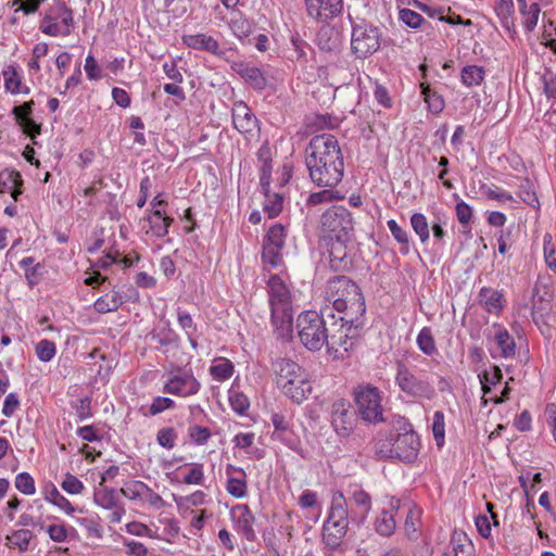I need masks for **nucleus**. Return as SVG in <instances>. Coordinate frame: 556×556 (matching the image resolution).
I'll return each instance as SVG.
<instances>
[{"instance_id":"obj_4","label":"nucleus","mask_w":556,"mask_h":556,"mask_svg":"<svg viewBox=\"0 0 556 556\" xmlns=\"http://www.w3.org/2000/svg\"><path fill=\"white\" fill-rule=\"evenodd\" d=\"M277 386L295 403H302L312 392L305 370L289 358H279L273 364Z\"/></svg>"},{"instance_id":"obj_32","label":"nucleus","mask_w":556,"mask_h":556,"mask_svg":"<svg viewBox=\"0 0 556 556\" xmlns=\"http://www.w3.org/2000/svg\"><path fill=\"white\" fill-rule=\"evenodd\" d=\"M495 13L501 18L502 25L509 29L514 26V1L513 0H495Z\"/></svg>"},{"instance_id":"obj_39","label":"nucleus","mask_w":556,"mask_h":556,"mask_svg":"<svg viewBox=\"0 0 556 556\" xmlns=\"http://www.w3.org/2000/svg\"><path fill=\"white\" fill-rule=\"evenodd\" d=\"M31 538L33 533L29 530L21 529L14 531L11 535H8L7 541L10 547H16L21 552H25L28 549Z\"/></svg>"},{"instance_id":"obj_62","label":"nucleus","mask_w":556,"mask_h":556,"mask_svg":"<svg viewBox=\"0 0 556 556\" xmlns=\"http://www.w3.org/2000/svg\"><path fill=\"white\" fill-rule=\"evenodd\" d=\"M519 197L528 205L535 206L539 203L535 192L529 180H525L519 187Z\"/></svg>"},{"instance_id":"obj_51","label":"nucleus","mask_w":556,"mask_h":556,"mask_svg":"<svg viewBox=\"0 0 556 556\" xmlns=\"http://www.w3.org/2000/svg\"><path fill=\"white\" fill-rule=\"evenodd\" d=\"M177 439V433L174 428L167 427L162 428L157 431L156 441L157 443L168 450H172L175 446V441Z\"/></svg>"},{"instance_id":"obj_17","label":"nucleus","mask_w":556,"mask_h":556,"mask_svg":"<svg viewBox=\"0 0 556 556\" xmlns=\"http://www.w3.org/2000/svg\"><path fill=\"white\" fill-rule=\"evenodd\" d=\"M348 506L351 523L361 527L371 510V496L361 486H356L349 493Z\"/></svg>"},{"instance_id":"obj_33","label":"nucleus","mask_w":556,"mask_h":556,"mask_svg":"<svg viewBox=\"0 0 556 556\" xmlns=\"http://www.w3.org/2000/svg\"><path fill=\"white\" fill-rule=\"evenodd\" d=\"M484 68L477 65H467L460 73L462 83L467 87L479 86L484 79Z\"/></svg>"},{"instance_id":"obj_42","label":"nucleus","mask_w":556,"mask_h":556,"mask_svg":"<svg viewBox=\"0 0 556 556\" xmlns=\"http://www.w3.org/2000/svg\"><path fill=\"white\" fill-rule=\"evenodd\" d=\"M233 364L229 359L219 358L216 364L210 367V372L214 379L224 381L233 374Z\"/></svg>"},{"instance_id":"obj_47","label":"nucleus","mask_w":556,"mask_h":556,"mask_svg":"<svg viewBox=\"0 0 556 556\" xmlns=\"http://www.w3.org/2000/svg\"><path fill=\"white\" fill-rule=\"evenodd\" d=\"M35 352L41 362L47 363L55 356L56 348L54 342L43 339L36 344Z\"/></svg>"},{"instance_id":"obj_54","label":"nucleus","mask_w":556,"mask_h":556,"mask_svg":"<svg viewBox=\"0 0 556 556\" xmlns=\"http://www.w3.org/2000/svg\"><path fill=\"white\" fill-rule=\"evenodd\" d=\"M229 402L231 408L240 415L245 414L250 406L248 397L240 392L231 391L229 394Z\"/></svg>"},{"instance_id":"obj_49","label":"nucleus","mask_w":556,"mask_h":556,"mask_svg":"<svg viewBox=\"0 0 556 556\" xmlns=\"http://www.w3.org/2000/svg\"><path fill=\"white\" fill-rule=\"evenodd\" d=\"M15 488L25 495H33L36 492L35 481L27 472H21L15 477Z\"/></svg>"},{"instance_id":"obj_46","label":"nucleus","mask_w":556,"mask_h":556,"mask_svg":"<svg viewBox=\"0 0 556 556\" xmlns=\"http://www.w3.org/2000/svg\"><path fill=\"white\" fill-rule=\"evenodd\" d=\"M46 498L53 505L58 506L60 509L64 510L67 515H72L76 511V508L71 504V502L54 486L47 494Z\"/></svg>"},{"instance_id":"obj_34","label":"nucleus","mask_w":556,"mask_h":556,"mask_svg":"<svg viewBox=\"0 0 556 556\" xmlns=\"http://www.w3.org/2000/svg\"><path fill=\"white\" fill-rule=\"evenodd\" d=\"M451 544L454 556H471L473 546L464 532L455 531L452 535Z\"/></svg>"},{"instance_id":"obj_7","label":"nucleus","mask_w":556,"mask_h":556,"mask_svg":"<svg viewBox=\"0 0 556 556\" xmlns=\"http://www.w3.org/2000/svg\"><path fill=\"white\" fill-rule=\"evenodd\" d=\"M419 447V437L410 429L399 433L394 439L378 441L376 452L382 457H396L403 462L412 463L416 459Z\"/></svg>"},{"instance_id":"obj_10","label":"nucleus","mask_w":556,"mask_h":556,"mask_svg":"<svg viewBox=\"0 0 556 556\" xmlns=\"http://www.w3.org/2000/svg\"><path fill=\"white\" fill-rule=\"evenodd\" d=\"M363 326L364 320L352 324L339 320V317L331 319L326 344L328 352L339 354L352 350Z\"/></svg>"},{"instance_id":"obj_37","label":"nucleus","mask_w":556,"mask_h":556,"mask_svg":"<svg viewBox=\"0 0 556 556\" xmlns=\"http://www.w3.org/2000/svg\"><path fill=\"white\" fill-rule=\"evenodd\" d=\"M410 226L422 243L428 242L430 238L429 224L424 214L414 213L410 216Z\"/></svg>"},{"instance_id":"obj_35","label":"nucleus","mask_w":556,"mask_h":556,"mask_svg":"<svg viewBox=\"0 0 556 556\" xmlns=\"http://www.w3.org/2000/svg\"><path fill=\"white\" fill-rule=\"evenodd\" d=\"M417 345L419 350L426 355H433L437 353V344L429 327H424L417 336Z\"/></svg>"},{"instance_id":"obj_58","label":"nucleus","mask_w":556,"mask_h":556,"mask_svg":"<svg viewBox=\"0 0 556 556\" xmlns=\"http://www.w3.org/2000/svg\"><path fill=\"white\" fill-rule=\"evenodd\" d=\"M175 402L169 397L156 396L150 405L149 413L152 416L159 415L166 409L173 408Z\"/></svg>"},{"instance_id":"obj_23","label":"nucleus","mask_w":556,"mask_h":556,"mask_svg":"<svg viewBox=\"0 0 556 556\" xmlns=\"http://www.w3.org/2000/svg\"><path fill=\"white\" fill-rule=\"evenodd\" d=\"M231 514L245 538L252 541L255 538V532L253 529L254 516L251 513L249 506L245 504H239L232 508Z\"/></svg>"},{"instance_id":"obj_13","label":"nucleus","mask_w":556,"mask_h":556,"mask_svg":"<svg viewBox=\"0 0 556 556\" xmlns=\"http://www.w3.org/2000/svg\"><path fill=\"white\" fill-rule=\"evenodd\" d=\"M288 236L287 228L275 224L267 230L262 242V261L264 265L277 268L282 264V250Z\"/></svg>"},{"instance_id":"obj_22","label":"nucleus","mask_w":556,"mask_h":556,"mask_svg":"<svg viewBox=\"0 0 556 556\" xmlns=\"http://www.w3.org/2000/svg\"><path fill=\"white\" fill-rule=\"evenodd\" d=\"M232 68L252 88L256 90H263L266 88L267 78L258 67L250 65L245 62H239L235 63Z\"/></svg>"},{"instance_id":"obj_15","label":"nucleus","mask_w":556,"mask_h":556,"mask_svg":"<svg viewBox=\"0 0 556 556\" xmlns=\"http://www.w3.org/2000/svg\"><path fill=\"white\" fill-rule=\"evenodd\" d=\"M330 422L340 437H349L356 425L355 412L345 399H337L330 406Z\"/></svg>"},{"instance_id":"obj_57","label":"nucleus","mask_w":556,"mask_h":556,"mask_svg":"<svg viewBox=\"0 0 556 556\" xmlns=\"http://www.w3.org/2000/svg\"><path fill=\"white\" fill-rule=\"evenodd\" d=\"M400 18L404 24L412 28L420 27L421 23L425 21L419 13L409 9H402L400 11Z\"/></svg>"},{"instance_id":"obj_14","label":"nucleus","mask_w":556,"mask_h":556,"mask_svg":"<svg viewBox=\"0 0 556 556\" xmlns=\"http://www.w3.org/2000/svg\"><path fill=\"white\" fill-rule=\"evenodd\" d=\"M351 47L357 58H366L380 47V35L377 27L365 21L353 24Z\"/></svg>"},{"instance_id":"obj_38","label":"nucleus","mask_w":556,"mask_h":556,"mask_svg":"<svg viewBox=\"0 0 556 556\" xmlns=\"http://www.w3.org/2000/svg\"><path fill=\"white\" fill-rule=\"evenodd\" d=\"M421 511L416 506H409L405 518V532L410 539L417 538L418 528L420 526Z\"/></svg>"},{"instance_id":"obj_18","label":"nucleus","mask_w":556,"mask_h":556,"mask_svg":"<svg viewBox=\"0 0 556 556\" xmlns=\"http://www.w3.org/2000/svg\"><path fill=\"white\" fill-rule=\"evenodd\" d=\"M232 124L240 134L247 137H254L260 131L257 118L243 101L233 103Z\"/></svg>"},{"instance_id":"obj_53","label":"nucleus","mask_w":556,"mask_h":556,"mask_svg":"<svg viewBox=\"0 0 556 556\" xmlns=\"http://www.w3.org/2000/svg\"><path fill=\"white\" fill-rule=\"evenodd\" d=\"M543 252L547 267L556 273V250L552 243V237L549 235L544 236Z\"/></svg>"},{"instance_id":"obj_50","label":"nucleus","mask_w":556,"mask_h":556,"mask_svg":"<svg viewBox=\"0 0 556 556\" xmlns=\"http://www.w3.org/2000/svg\"><path fill=\"white\" fill-rule=\"evenodd\" d=\"M432 432L437 444L439 446L443 445L445 435V425L444 414L441 410H437L433 415Z\"/></svg>"},{"instance_id":"obj_43","label":"nucleus","mask_w":556,"mask_h":556,"mask_svg":"<svg viewBox=\"0 0 556 556\" xmlns=\"http://www.w3.org/2000/svg\"><path fill=\"white\" fill-rule=\"evenodd\" d=\"M421 93L432 113H440L444 109V100L429 86L421 84Z\"/></svg>"},{"instance_id":"obj_27","label":"nucleus","mask_w":556,"mask_h":556,"mask_svg":"<svg viewBox=\"0 0 556 556\" xmlns=\"http://www.w3.org/2000/svg\"><path fill=\"white\" fill-rule=\"evenodd\" d=\"M340 35L338 30L329 25L320 27L316 36V43L323 51H336L340 47Z\"/></svg>"},{"instance_id":"obj_45","label":"nucleus","mask_w":556,"mask_h":556,"mask_svg":"<svg viewBox=\"0 0 556 556\" xmlns=\"http://www.w3.org/2000/svg\"><path fill=\"white\" fill-rule=\"evenodd\" d=\"M338 199H342L338 191H333L332 188H326L321 191L311 193L306 200V204L315 206Z\"/></svg>"},{"instance_id":"obj_24","label":"nucleus","mask_w":556,"mask_h":556,"mask_svg":"<svg viewBox=\"0 0 556 556\" xmlns=\"http://www.w3.org/2000/svg\"><path fill=\"white\" fill-rule=\"evenodd\" d=\"M182 40L189 48L204 50L215 55L222 54L218 41L212 36L205 34L185 35Z\"/></svg>"},{"instance_id":"obj_56","label":"nucleus","mask_w":556,"mask_h":556,"mask_svg":"<svg viewBox=\"0 0 556 556\" xmlns=\"http://www.w3.org/2000/svg\"><path fill=\"white\" fill-rule=\"evenodd\" d=\"M184 483L186 484H198L204 483V472L201 464H194L184 477Z\"/></svg>"},{"instance_id":"obj_30","label":"nucleus","mask_w":556,"mask_h":556,"mask_svg":"<svg viewBox=\"0 0 556 556\" xmlns=\"http://www.w3.org/2000/svg\"><path fill=\"white\" fill-rule=\"evenodd\" d=\"M396 522L392 511L382 509L381 513L376 517L375 530L383 536H390L394 533Z\"/></svg>"},{"instance_id":"obj_60","label":"nucleus","mask_w":556,"mask_h":556,"mask_svg":"<svg viewBox=\"0 0 556 556\" xmlns=\"http://www.w3.org/2000/svg\"><path fill=\"white\" fill-rule=\"evenodd\" d=\"M502 379V371L497 366H494L491 372H483L480 377L484 393L491 391L490 384H496Z\"/></svg>"},{"instance_id":"obj_52","label":"nucleus","mask_w":556,"mask_h":556,"mask_svg":"<svg viewBox=\"0 0 556 556\" xmlns=\"http://www.w3.org/2000/svg\"><path fill=\"white\" fill-rule=\"evenodd\" d=\"M3 76L5 89L13 94L20 93L21 79L18 78L16 71L13 67H9L3 72Z\"/></svg>"},{"instance_id":"obj_41","label":"nucleus","mask_w":556,"mask_h":556,"mask_svg":"<svg viewBox=\"0 0 556 556\" xmlns=\"http://www.w3.org/2000/svg\"><path fill=\"white\" fill-rule=\"evenodd\" d=\"M75 521L86 530L88 538L100 539L102 536V528L98 516L78 517Z\"/></svg>"},{"instance_id":"obj_31","label":"nucleus","mask_w":556,"mask_h":556,"mask_svg":"<svg viewBox=\"0 0 556 556\" xmlns=\"http://www.w3.org/2000/svg\"><path fill=\"white\" fill-rule=\"evenodd\" d=\"M93 500L98 506L104 509H113L119 504L116 490L106 486L94 491Z\"/></svg>"},{"instance_id":"obj_12","label":"nucleus","mask_w":556,"mask_h":556,"mask_svg":"<svg viewBox=\"0 0 556 556\" xmlns=\"http://www.w3.org/2000/svg\"><path fill=\"white\" fill-rule=\"evenodd\" d=\"M395 382L402 392L413 397L431 399L435 393L433 386L416 376L403 361L396 362Z\"/></svg>"},{"instance_id":"obj_64","label":"nucleus","mask_w":556,"mask_h":556,"mask_svg":"<svg viewBox=\"0 0 556 556\" xmlns=\"http://www.w3.org/2000/svg\"><path fill=\"white\" fill-rule=\"evenodd\" d=\"M16 122L21 126L23 132L33 139L36 137V135H39L41 131V125L37 124L30 117Z\"/></svg>"},{"instance_id":"obj_8","label":"nucleus","mask_w":556,"mask_h":556,"mask_svg":"<svg viewBox=\"0 0 556 556\" xmlns=\"http://www.w3.org/2000/svg\"><path fill=\"white\" fill-rule=\"evenodd\" d=\"M354 400L361 418L368 424L384 421L381 404V391L371 384L358 386L354 390Z\"/></svg>"},{"instance_id":"obj_20","label":"nucleus","mask_w":556,"mask_h":556,"mask_svg":"<svg viewBox=\"0 0 556 556\" xmlns=\"http://www.w3.org/2000/svg\"><path fill=\"white\" fill-rule=\"evenodd\" d=\"M307 15L325 23L342 12L343 0H304Z\"/></svg>"},{"instance_id":"obj_59","label":"nucleus","mask_w":556,"mask_h":556,"mask_svg":"<svg viewBox=\"0 0 556 556\" xmlns=\"http://www.w3.org/2000/svg\"><path fill=\"white\" fill-rule=\"evenodd\" d=\"M188 433L190 439L197 444L206 443L211 437V431L208 428L198 425L189 427Z\"/></svg>"},{"instance_id":"obj_29","label":"nucleus","mask_w":556,"mask_h":556,"mask_svg":"<svg viewBox=\"0 0 556 556\" xmlns=\"http://www.w3.org/2000/svg\"><path fill=\"white\" fill-rule=\"evenodd\" d=\"M123 304V296L117 291H111L100 296L93 304L98 313L104 314L116 311Z\"/></svg>"},{"instance_id":"obj_5","label":"nucleus","mask_w":556,"mask_h":556,"mask_svg":"<svg viewBox=\"0 0 556 556\" xmlns=\"http://www.w3.org/2000/svg\"><path fill=\"white\" fill-rule=\"evenodd\" d=\"M334 314L330 308H324L320 313L306 311L299 315L296 320L298 336L302 344L309 351H320L328 342V332Z\"/></svg>"},{"instance_id":"obj_6","label":"nucleus","mask_w":556,"mask_h":556,"mask_svg":"<svg viewBox=\"0 0 556 556\" xmlns=\"http://www.w3.org/2000/svg\"><path fill=\"white\" fill-rule=\"evenodd\" d=\"M350 522L348 500L342 492H334L323 526V542L326 546L332 551L338 549L348 533Z\"/></svg>"},{"instance_id":"obj_2","label":"nucleus","mask_w":556,"mask_h":556,"mask_svg":"<svg viewBox=\"0 0 556 556\" xmlns=\"http://www.w3.org/2000/svg\"><path fill=\"white\" fill-rule=\"evenodd\" d=\"M325 298L341 314L339 320L353 324L365 319V299L361 288L349 277L336 276L329 279Z\"/></svg>"},{"instance_id":"obj_3","label":"nucleus","mask_w":556,"mask_h":556,"mask_svg":"<svg viewBox=\"0 0 556 556\" xmlns=\"http://www.w3.org/2000/svg\"><path fill=\"white\" fill-rule=\"evenodd\" d=\"M271 324L281 338L291 336L293 328V302L289 287L277 275L267 283Z\"/></svg>"},{"instance_id":"obj_36","label":"nucleus","mask_w":556,"mask_h":556,"mask_svg":"<svg viewBox=\"0 0 556 556\" xmlns=\"http://www.w3.org/2000/svg\"><path fill=\"white\" fill-rule=\"evenodd\" d=\"M265 194V203L263 205L264 212L268 215L269 218H274L280 214L282 211L283 199L279 193H270L269 189Z\"/></svg>"},{"instance_id":"obj_25","label":"nucleus","mask_w":556,"mask_h":556,"mask_svg":"<svg viewBox=\"0 0 556 556\" xmlns=\"http://www.w3.org/2000/svg\"><path fill=\"white\" fill-rule=\"evenodd\" d=\"M22 176L16 170L4 169L0 172V193H10L14 201L18 200L22 193Z\"/></svg>"},{"instance_id":"obj_44","label":"nucleus","mask_w":556,"mask_h":556,"mask_svg":"<svg viewBox=\"0 0 556 556\" xmlns=\"http://www.w3.org/2000/svg\"><path fill=\"white\" fill-rule=\"evenodd\" d=\"M148 485L138 480H132L127 483L119 490V492L127 498L136 501L142 500L144 496V492Z\"/></svg>"},{"instance_id":"obj_63","label":"nucleus","mask_w":556,"mask_h":556,"mask_svg":"<svg viewBox=\"0 0 556 556\" xmlns=\"http://www.w3.org/2000/svg\"><path fill=\"white\" fill-rule=\"evenodd\" d=\"M85 72L90 80H97L101 78V68L98 65L96 59L89 54L85 61Z\"/></svg>"},{"instance_id":"obj_61","label":"nucleus","mask_w":556,"mask_h":556,"mask_svg":"<svg viewBox=\"0 0 556 556\" xmlns=\"http://www.w3.org/2000/svg\"><path fill=\"white\" fill-rule=\"evenodd\" d=\"M61 486L70 494H79L84 490L83 482L71 473H66Z\"/></svg>"},{"instance_id":"obj_16","label":"nucleus","mask_w":556,"mask_h":556,"mask_svg":"<svg viewBox=\"0 0 556 556\" xmlns=\"http://www.w3.org/2000/svg\"><path fill=\"white\" fill-rule=\"evenodd\" d=\"M351 242L352 240H343L342 237L327 239L329 264L333 271H346L352 268Z\"/></svg>"},{"instance_id":"obj_40","label":"nucleus","mask_w":556,"mask_h":556,"mask_svg":"<svg viewBox=\"0 0 556 556\" xmlns=\"http://www.w3.org/2000/svg\"><path fill=\"white\" fill-rule=\"evenodd\" d=\"M172 222L173 218L164 217L161 210H154L153 218L150 219L151 229L156 237H165Z\"/></svg>"},{"instance_id":"obj_9","label":"nucleus","mask_w":556,"mask_h":556,"mask_svg":"<svg viewBox=\"0 0 556 556\" xmlns=\"http://www.w3.org/2000/svg\"><path fill=\"white\" fill-rule=\"evenodd\" d=\"M74 27L73 11L64 1L56 0L45 12L40 30L52 37L68 36Z\"/></svg>"},{"instance_id":"obj_11","label":"nucleus","mask_w":556,"mask_h":556,"mask_svg":"<svg viewBox=\"0 0 556 556\" xmlns=\"http://www.w3.org/2000/svg\"><path fill=\"white\" fill-rule=\"evenodd\" d=\"M320 224L327 239L342 237L343 240H352L353 219L351 213L344 206H332L327 210L321 215Z\"/></svg>"},{"instance_id":"obj_1","label":"nucleus","mask_w":556,"mask_h":556,"mask_svg":"<svg viewBox=\"0 0 556 556\" xmlns=\"http://www.w3.org/2000/svg\"><path fill=\"white\" fill-rule=\"evenodd\" d=\"M311 180L321 188H334L344 175L343 154L338 139L330 134L314 136L305 150Z\"/></svg>"},{"instance_id":"obj_21","label":"nucleus","mask_w":556,"mask_h":556,"mask_svg":"<svg viewBox=\"0 0 556 556\" xmlns=\"http://www.w3.org/2000/svg\"><path fill=\"white\" fill-rule=\"evenodd\" d=\"M226 476L227 492L236 498L244 497L248 492V481L245 471L240 467L228 464L226 467Z\"/></svg>"},{"instance_id":"obj_48","label":"nucleus","mask_w":556,"mask_h":556,"mask_svg":"<svg viewBox=\"0 0 556 556\" xmlns=\"http://www.w3.org/2000/svg\"><path fill=\"white\" fill-rule=\"evenodd\" d=\"M387 225L394 239L403 245L401 251L406 254L409 242L407 232L394 219L388 220Z\"/></svg>"},{"instance_id":"obj_55","label":"nucleus","mask_w":556,"mask_h":556,"mask_svg":"<svg viewBox=\"0 0 556 556\" xmlns=\"http://www.w3.org/2000/svg\"><path fill=\"white\" fill-rule=\"evenodd\" d=\"M541 9L536 2L527 5V13L523 16V24L527 30L531 31L535 28L539 21Z\"/></svg>"},{"instance_id":"obj_19","label":"nucleus","mask_w":556,"mask_h":556,"mask_svg":"<svg viewBox=\"0 0 556 556\" xmlns=\"http://www.w3.org/2000/svg\"><path fill=\"white\" fill-rule=\"evenodd\" d=\"M200 382L192 372L184 371L173 375L164 384L163 391L173 395L187 397L194 395L200 390Z\"/></svg>"},{"instance_id":"obj_28","label":"nucleus","mask_w":556,"mask_h":556,"mask_svg":"<svg viewBox=\"0 0 556 556\" xmlns=\"http://www.w3.org/2000/svg\"><path fill=\"white\" fill-rule=\"evenodd\" d=\"M493 327L496 329L494 340L501 349L502 356L506 358L513 356L516 350L514 338L504 327L498 325H494Z\"/></svg>"},{"instance_id":"obj_26","label":"nucleus","mask_w":556,"mask_h":556,"mask_svg":"<svg viewBox=\"0 0 556 556\" xmlns=\"http://www.w3.org/2000/svg\"><path fill=\"white\" fill-rule=\"evenodd\" d=\"M479 299L484 308L491 314H500L504 308L505 299L502 291L483 287L479 292Z\"/></svg>"}]
</instances>
